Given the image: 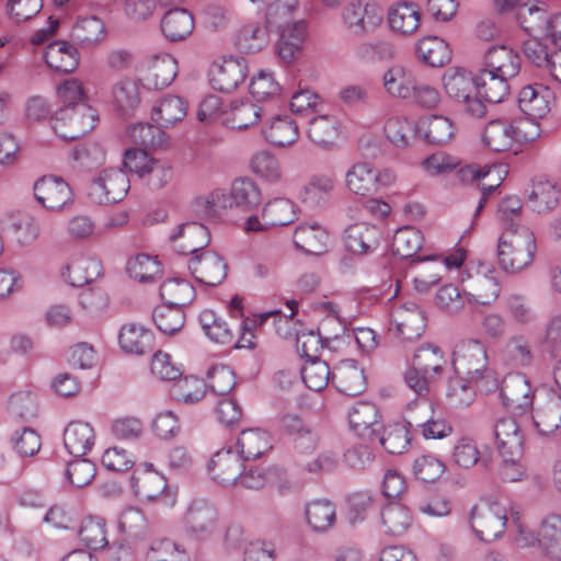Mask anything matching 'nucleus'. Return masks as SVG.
I'll use <instances>...</instances> for the list:
<instances>
[{
  "mask_svg": "<svg viewBox=\"0 0 561 561\" xmlns=\"http://www.w3.org/2000/svg\"><path fill=\"white\" fill-rule=\"evenodd\" d=\"M536 250L534 231L522 222H512L499 238V264L507 273H518L531 264Z\"/></svg>",
  "mask_w": 561,
  "mask_h": 561,
  "instance_id": "1",
  "label": "nucleus"
},
{
  "mask_svg": "<svg viewBox=\"0 0 561 561\" xmlns=\"http://www.w3.org/2000/svg\"><path fill=\"white\" fill-rule=\"evenodd\" d=\"M451 364L455 374L467 376L481 391L490 392L499 386L495 373L488 367L486 347L478 340L459 342L453 352Z\"/></svg>",
  "mask_w": 561,
  "mask_h": 561,
  "instance_id": "2",
  "label": "nucleus"
},
{
  "mask_svg": "<svg viewBox=\"0 0 561 561\" xmlns=\"http://www.w3.org/2000/svg\"><path fill=\"white\" fill-rule=\"evenodd\" d=\"M447 358L437 345L427 343L419 346L404 373L407 386L419 396L430 392V385L443 377Z\"/></svg>",
  "mask_w": 561,
  "mask_h": 561,
  "instance_id": "3",
  "label": "nucleus"
},
{
  "mask_svg": "<svg viewBox=\"0 0 561 561\" xmlns=\"http://www.w3.org/2000/svg\"><path fill=\"white\" fill-rule=\"evenodd\" d=\"M513 524L516 526V541L526 547L540 546L552 560L561 561V515L548 514L539 525L537 533L529 530L520 522L519 512H511Z\"/></svg>",
  "mask_w": 561,
  "mask_h": 561,
  "instance_id": "4",
  "label": "nucleus"
},
{
  "mask_svg": "<svg viewBox=\"0 0 561 561\" xmlns=\"http://www.w3.org/2000/svg\"><path fill=\"white\" fill-rule=\"evenodd\" d=\"M465 299L473 307H491L502 290L499 273L491 266H467L461 278Z\"/></svg>",
  "mask_w": 561,
  "mask_h": 561,
  "instance_id": "5",
  "label": "nucleus"
},
{
  "mask_svg": "<svg viewBox=\"0 0 561 561\" xmlns=\"http://www.w3.org/2000/svg\"><path fill=\"white\" fill-rule=\"evenodd\" d=\"M520 112L510 123L520 153L536 139L543 128H557L561 124V107H529Z\"/></svg>",
  "mask_w": 561,
  "mask_h": 561,
  "instance_id": "6",
  "label": "nucleus"
},
{
  "mask_svg": "<svg viewBox=\"0 0 561 561\" xmlns=\"http://www.w3.org/2000/svg\"><path fill=\"white\" fill-rule=\"evenodd\" d=\"M398 176L393 169H376L366 161L355 162L350 167L344 176L345 187L358 196H370L380 190L392 187Z\"/></svg>",
  "mask_w": 561,
  "mask_h": 561,
  "instance_id": "7",
  "label": "nucleus"
},
{
  "mask_svg": "<svg viewBox=\"0 0 561 561\" xmlns=\"http://www.w3.org/2000/svg\"><path fill=\"white\" fill-rule=\"evenodd\" d=\"M470 525L480 540L493 541L506 529L507 510L499 502L482 501L471 508Z\"/></svg>",
  "mask_w": 561,
  "mask_h": 561,
  "instance_id": "8",
  "label": "nucleus"
},
{
  "mask_svg": "<svg viewBox=\"0 0 561 561\" xmlns=\"http://www.w3.org/2000/svg\"><path fill=\"white\" fill-rule=\"evenodd\" d=\"M134 494L141 501H161L173 505L174 499H170L167 478L153 468L150 462L140 463L130 478Z\"/></svg>",
  "mask_w": 561,
  "mask_h": 561,
  "instance_id": "9",
  "label": "nucleus"
},
{
  "mask_svg": "<svg viewBox=\"0 0 561 561\" xmlns=\"http://www.w3.org/2000/svg\"><path fill=\"white\" fill-rule=\"evenodd\" d=\"M130 188L127 174L121 169H105L89 185L88 195L96 204L118 203Z\"/></svg>",
  "mask_w": 561,
  "mask_h": 561,
  "instance_id": "10",
  "label": "nucleus"
},
{
  "mask_svg": "<svg viewBox=\"0 0 561 561\" xmlns=\"http://www.w3.org/2000/svg\"><path fill=\"white\" fill-rule=\"evenodd\" d=\"M196 115L202 123L243 129L257 123L262 107H199Z\"/></svg>",
  "mask_w": 561,
  "mask_h": 561,
  "instance_id": "11",
  "label": "nucleus"
},
{
  "mask_svg": "<svg viewBox=\"0 0 561 561\" xmlns=\"http://www.w3.org/2000/svg\"><path fill=\"white\" fill-rule=\"evenodd\" d=\"M36 201L47 210L60 211L73 203L70 185L59 176L44 175L34 184Z\"/></svg>",
  "mask_w": 561,
  "mask_h": 561,
  "instance_id": "12",
  "label": "nucleus"
},
{
  "mask_svg": "<svg viewBox=\"0 0 561 561\" xmlns=\"http://www.w3.org/2000/svg\"><path fill=\"white\" fill-rule=\"evenodd\" d=\"M78 107H58L50 115V124L54 131L62 139H76L92 129L98 121L95 107H87L90 124L85 125L81 119Z\"/></svg>",
  "mask_w": 561,
  "mask_h": 561,
  "instance_id": "13",
  "label": "nucleus"
},
{
  "mask_svg": "<svg viewBox=\"0 0 561 561\" xmlns=\"http://www.w3.org/2000/svg\"><path fill=\"white\" fill-rule=\"evenodd\" d=\"M426 327V319L414 304L396 307L390 313L389 331L405 341L420 337Z\"/></svg>",
  "mask_w": 561,
  "mask_h": 561,
  "instance_id": "14",
  "label": "nucleus"
},
{
  "mask_svg": "<svg viewBox=\"0 0 561 561\" xmlns=\"http://www.w3.org/2000/svg\"><path fill=\"white\" fill-rule=\"evenodd\" d=\"M501 397L507 410L523 414L533 407L534 392L525 375L516 373L507 375L501 386Z\"/></svg>",
  "mask_w": 561,
  "mask_h": 561,
  "instance_id": "15",
  "label": "nucleus"
},
{
  "mask_svg": "<svg viewBox=\"0 0 561 561\" xmlns=\"http://www.w3.org/2000/svg\"><path fill=\"white\" fill-rule=\"evenodd\" d=\"M244 459L231 446L218 450L208 463L213 480L224 485L236 484L244 469Z\"/></svg>",
  "mask_w": 561,
  "mask_h": 561,
  "instance_id": "16",
  "label": "nucleus"
},
{
  "mask_svg": "<svg viewBox=\"0 0 561 561\" xmlns=\"http://www.w3.org/2000/svg\"><path fill=\"white\" fill-rule=\"evenodd\" d=\"M310 116L307 136L318 147L330 149L341 134V121L335 114H320L316 107H308Z\"/></svg>",
  "mask_w": 561,
  "mask_h": 561,
  "instance_id": "17",
  "label": "nucleus"
},
{
  "mask_svg": "<svg viewBox=\"0 0 561 561\" xmlns=\"http://www.w3.org/2000/svg\"><path fill=\"white\" fill-rule=\"evenodd\" d=\"M248 67L242 58H225L210 69V84L224 93L232 92L247 77Z\"/></svg>",
  "mask_w": 561,
  "mask_h": 561,
  "instance_id": "18",
  "label": "nucleus"
},
{
  "mask_svg": "<svg viewBox=\"0 0 561 561\" xmlns=\"http://www.w3.org/2000/svg\"><path fill=\"white\" fill-rule=\"evenodd\" d=\"M188 268L197 282L207 286L219 285L227 275L225 260L211 251L194 255L188 262Z\"/></svg>",
  "mask_w": 561,
  "mask_h": 561,
  "instance_id": "19",
  "label": "nucleus"
},
{
  "mask_svg": "<svg viewBox=\"0 0 561 561\" xmlns=\"http://www.w3.org/2000/svg\"><path fill=\"white\" fill-rule=\"evenodd\" d=\"M335 187L336 179L333 173H313L300 188L298 197L302 204L309 207H322L329 203Z\"/></svg>",
  "mask_w": 561,
  "mask_h": 561,
  "instance_id": "20",
  "label": "nucleus"
},
{
  "mask_svg": "<svg viewBox=\"0 0 561 561\" xmlns=\"http://www.w3.org/2000/svg\"><path fill=\"white\" fill-rule=\"evenodd\" d=\"M173 249L183 255L195 254L204 250L210 242V232L199 222H186L171 236Z\"/></svg>",
  "mask_w": 561,
  "mask_h": 561,
  "instance_id": "21",
  "label": "nucleus"
},
{
  "mask_svg": "<svg viewBox=\"0 0 561 561\" xmlns=\"http://www.w3.org/2000/svg\"><path fill=\"white\" fill-rule=\"evenodd\" d=\"M484 72L489 76H496L511 79L520 70V57L511 47L501 45L490 47L484 56Z\"/></svg>",
  "mask_w": 561,
  "mask_h": 561,
  "instance_id": "22",
  "label": "nucleus"
},
{
  "mask_svg": "<svg viewBox=\"0 0 561 561\" xmlns=\"http://www.w3.org/2000/svg\"><path fill=\"white\" fill-rule=\"evenodd\" d=\"M60 274L70 285L80 287L101 276L102 264L98 259L80 252L70 257Z\"/></svg>",
  "mask_w": 561,
  "mask_h": 561,
  "instance_id": "23",
  "label": "nucleus"
},
{
  "mask_svg": "<svg viewBox=\"0 0 561 561\" xmlns=\"http://www.w3.org/2000/svg\"><path fill=\"white\" fill-rule=\"evenodd\" d=\"M343 20L356 35L375 30L382 22V14L376 4L351 2L343 11Z\"/></svg>",
  "mask_w": 561,
  "mask_h": 561,
  "instance_id": "24",
  "label": "nucleus"
},
{
  "mask_svg": "<svg viewBox=\"0 0 561 561\" xmlns=\"http://www.w3.org/2000/svg\"><path fill=\"white\" fill-rule=\"evenodd\" d=\"M481 141L483 147L495 153L511 152L515 156L520 153L513 127L502 119H493L485 125Z\"/></svg>",
  "mask_w": 561,
  "mask_h": 561,
  "instance_id": "25",
  "label": "nucleus"
},
{
  "mask_svg": "<svg viewBox=\"0 0 561 561\" xmlns=\"http://www.w3.org/2000/svg\"><path fill=\"white\" fill-rule=\"evenodd\" d=\"M332 382L339 392L351 397L362 394L367 386L364 369L354 359L342 360L334 367Z\"/></svg>",
  "mask_w": 561,
  "mask_h": 561,
  "instance_id": "26",
  "label": "nucleus"
},
{
  "mask_svg": "<svg viewBox=\"0 0 561 561\" xmlns=\"http://www.w3.org/2000/svg\"><path fill=\"white\" fill-rule=\"evenodd\" d=\"M352 431L364 438H371L378 433L381 416L377 405L370 401H358L348 411Z\"/></svg>",
  "mask_w": 561,
  "mask_h": 561,
  "instance_id": "27",
  "label": "nucleus"
},
{
  "mask_svg": "<svg viewBox=\"0 0 561 561\" xmlns=\"http://www.w3.org/2000/svg\"><path fill=\"white\" fill-rule=\"evenodd\" d=\"M528 206L538 214L553 210L560 201V190L554 180L539 175L531 181L527 194Z\"/></svg>",
  "mask_w": 561,
  "mask_h": 561,
  "instance_id": "28",
  "label": "nucleus"
},
{
  "mask_svg": "<svg viewBox=\"0 0 561 561\" xmlns=\"http://www.w3.org/2000/svg\"><path fill=\"white\" fill-rule=\"evenodd\" d=\"M443 82L446 93L458 103L470 104L474 101L477 83L471 72L463 68H449L443 76Z\"/></svg>",
  "mask_w": 561,
  "mask_h": 561,
  "instance_id": "29",
  "label": "nucleus"
},
{
  "mask_svg": "<svg viewBox=\"0 0 561 561\" xmlns=\"http://www.w3.org/2000/svg\"><path fill=\"white\" fill-rule=\"evenodd\" d=\"M381 232L376 225L356 222L345 230V245L356 254H366L377 249Z\"/></svg>",
  "mask_w": 561,
  "mask_h": 561,
  "instance_id": "30",
  "label": "nucleus"
},
{
  "mask_svg": "<svg viewBox=\"0 0 561 561\" xmlns=\"http://www.w3.org/2000/svg\"><path fill=\"white\" fill-rule=\"evenodd\" d=\"M494 434L502 457L522 456L524 437L514 419H500L494 426Z\"/></svg>",
  "mask_w": 561,
  "mask_h": 561,
  "instance_id": "31",
  "label": "nucleus"
},
{
  "mask_svg": "<svg viewBox=\"0 0 561 561\" xmlns=\"http://www.w3.org/2000/svg\"><path fill=\"white\" fill-rule=\"evenodd\" d=\"M95 444L93 426L83 421L70 422L64 431V445L69 454L75 456L87 455Z\"/></svg>",
  "mask_w": 561,
  "mask_h": 561,
  "instance_id": "32",
  "label": "nucleus"
},
{
  "mask_svg": "<svg viewBox=\"0 0 561 561\" xmlns=\"http://www.w3.org/2000/svg\"><path fill=\"white\" fill-rule=\"evenodd\" d=\"M265 139L275 147H289L299 137V129L291 114L274 115L263 129Z\"/></svg>",
  "mask_w": 561,
  "mask_h": 561,
  "instance_id": "33",
  "label": "nucleus"
},
{
  "mask_svg": "<svg viewBox=\"0 0 561 561\" xmlns=\"http://www.w3.org/2000/svg\"><path fill=\"white\" fill-rule=\"evenodd\" d=\"M118 343L124 352L141 355L153 350L154 336L141 324L127 323L119 331Z\"/></svg>",
  "mask_w": 561,
  "mask_h": 561,
  "instance_id": "34",
  "label": "nucleus"
},
{
  "mask_svg": "<svg viewBox=\"0 0 561 561\" xmlns=\"http://www.w3.org/2000/svg\"><path fill=\"white\" fill-rule=\"evenodd\" d=\"M149 93V89L140 80L122 77L112 84L108 98L114 105H139L147 102Z\"/></svg>",
  "mask_w": 561,
  "mask_h": 561,
  "instance_id": "35",
  "label": "nucleus"
},
{
  "mask_svg": "<svg viewBox=\"0 0 561 561\" xmlns=\"http://www.w3.org/2000/svg\"><path fill=\"white\" fill-rule=\"evenodd\" d=\"M237 447L244 460H255L273 448V439L271 434L264 430L248 428L239 434Z\"/></svg>",
  "mask_w": 561,
  "mask_h": 561,
  "instance_id": "36",
  "label": "nucleus"
},
{
  "mask_svg": "<svg viewBox=\"0 0 561 561\" xmlns=\"http://www.w3.org/2000/svg\"><path fill=\"white\" fill-rule=\"evenodd\" d=\"M294 243L308 254H321L327 250L329 233L319 224H300L294 232Z\"/></svg>",
  "mask_w": 561,
  "mask_h": 561,
  "instance_id": "37",
  "label": "nucleus"
},
{
  "mask_svg": "<svg viewBox=\"0 0 561 561\" xmlns=\"http://www.w3.org/2000/svg\"><path fill=\"white\" fill-rule=\"evenodd\" d=\"M161 31L170 42H181L194 30L193 14L186 9H171L161 19Z\"/></svg>",
  "mask_w": 561,
  "mask_h": 561,
  "instance_id": "38",
  "label": "nucleus"
},
{
  "mask_svg": "<svg viewBox=\"0 0 561 561\" xmlns=\"http://www.w3.org/2000/svg\"><path fill=\"white\" fill-rule=\"evenodd\" d=\"M47 66L58 72L69 73L79 66L77 48L66 41H54L45 49Z\"/></svg>",
  "mask_w": 561,
  "mask_h": 561,
  "instance_id": "39",
  "label": "nucleus"
},
{
  "mask_svg": "<svg viewBox=\"0 0 561 561\" xmlns=\"http://www.w3.org/2000/svg\"><path fill=\"white\" fill-rule=\"evenodd\" d=\"M420 21L421 13L414 2H397L388 11V22L391 30L403 35L414 33L420 26Z\"/></svg>",
  "mask_w": 561,
  "mask_h": 561,
  "instance_id": "40",
  "label": "nucleus"
},
{
  "mask_svg": "<svg viewBox=\"0 0 561 561\" xmlns=\"http://www.w3.org/2000/svg\"><path fill=\"white\" fill-rule=\"evenodd\" d=\"M299 217V207L289 198L275 197L262 208V219L271 227L288 226Z\"/></svg>",
  "mask_w": 561,
  "mask_h": 561,
  "instance_id": "41",
  "label": "nucleus"
},
{
  "mask_svg": "<svg viewBox=\"0 0 561 561\" xmlns=\"http://www.w3.org/2000/svg\"><path fill=\"white\" fill-rule=\"evenodd\" d=\"M147 79L156 89L172 83L178 73V62L170 54L153 55L147 60Z\"/></svg>",
  "mask_w": 561,
  "mask_h": 561,
  "instance_id": "42",
  "label": "nucleus"
},
{
  "mask_svg": "<svg viewBox=\"0 0 561 561\" xmlns=\"http://www.w3.org/2000/svg\"><path fill=\"white\" fill-rule=\"evenodd\" d=\"M276 31L279 33L278 55L284 61L290 62L301 50L306 37V25L302 21H298Z\"/></svg>",
  "mask_w": 561,
  "mask_h": 561,
  "instance_id": "43",
  "label": "nucleus"
},
{
  "mask_svg": "<svg viewBox=\"0 0 561 561\" xmlns=\"http://www.w3.org/2000/svg\"><path fill=\"white\" fill-rule=\"evenodd\" d=\"M216 510L203 502L193 503L186 514V524L197 538H205L216 529Z\"/></svg>",
  "mask_w": 561,
  "mask_h": 561,
  "instance_id": "44",
  "label": "nucleus"
},
{
  "mask_svg": "<svg viewBox=\"0 0 561 561\" xmlns=\"http://www.w3.org/2000/svg\"><path fill=\"white\" fill-rule=\"evenodd\" d=\"M282 428L290 435H296L295 448L299 453H309L318 445V435L301 417L295 413H287L280 420Z\"/></svg>",
  "mask_w": 561,
  "mask_h": 561,
  "instance_id": "45",
  "label": "nucleus"
},
{
  "mask_svg": "<svg viewBox=\"0 0 561 561\" xmlns=\"http://www.w3.org/2000/svg\"><path fill=\"white\" fill-rule=\"evenodd\" d=\"M534 424L542 435L554 433L561 426V398L551 396L540 402L534 413Z\"/></svg>",
  "mask_w": 561,
  "mask_h": 561,
  "instance_id": "46",
  "label": "nucleus"
},
{
  "mask_svg": "<svg viewBox=\"0 0 561 561\" xmlns=\"http://www.w3.org/2000/svg\"><path fill=\"white\" fill-rule=\"evenodd\" d=\"M195 295L194 286L182 277L168 278L160 286V296L164 304L181 309L191 304Z\"/></svg>",
  "mask_w": 561,
  "mask_h": 561,
  "instance_id": "47",
  "label": "nucleus"
},
{
  "mask_svg": "<svg viewBox=\"0 0 561 561\" xmlns=\"http://www.w3.org/2000/svg\"><path fill=\"white\" fill-rule=\"evenodd\" d=\"M305 516L312 530L327 531L335 523V505L328 500H312L305 507Z\"/></svg>",
  "mask_w": 561,
  "mask_h": 561,
  "instance_id": "48",
  "label": "nucleus"
},
{
  "mask_svg": "<svg viewBox=\"0 0 561 561\" xmlns=\"http://www.w3.org/2000/svg\"><path fill=\"white\" fill-rule=\"evenodd\" d=\"M419 134L433 145H444L454 137V125L451 121L445 116L433 115L422 118L417 123Z\"/></svg>",
  "mask_w": 561,
  "mask_h": 561,
  "instance_id": "49",
  "label": "nucleus"
},
{
  "mask_svg": "<svg viewBox=\"0 0 561 561\" xmlns=\"http://www.w3.org/2000/svg\"><path fill=\"white\" fill-rule=\"evenodd\" d=\"M518 24L523 30L535 36H543L551 19V14L545 7L536 4H523L516 13Z\"/></svg>",
  "mask_w": 561,
  "mask_h": 561,
  "instance_id": "50",
  "label": "nucleus"
},
{
  "mask_svg": "<svg viewBox=\"0 0 561 561\" xmlns=\"http://www.w3.org/2000/svg\"><path fill=\"white\" fill-rule=\"evenodd\" d=\"M250 168L257 178L270 184H277L284 178L279 159L266 150H261L253 154Z\"/></svg>",
  "mask_w": 561,
  "mask_h": 561,
  "instance_id": "51",
  "label": "nucleus"
},
{
  "mask_svg": "<svg viewBox=\"0 0 561 561\" xmlns=\"http://www.w3.org/2000/svg\"><path fill=\"white\" fill-rule=\"evenodd\" d=\"M196 214L207 219H215L227 209L233 207L230 192L227 193L222 188H216L194 202Z\"/></svg>",
  "mask_w": 561,
  "mask_h": 561,
  "instance_id": "52",
  "label": "nucleus"
},
{
  "mask_svg": "<svg viewBox=\"0 0 561 561\" xmlns=\"http://www.w3.org/2000/svg\"><path fill=\"white\" fill-rule=\"evenodd\" d=\"M419 134L417 123L407 117H390L385 124V135L398 148H407L413 144Z\"/></svg>",
  "mask_w": 561,
  "mask_h": 561,
  "instance_id": "53",
  "label": "nucleus"
},
{
  "mask_svg": "<svg viewBox=\"0 0 561 561\" xmlns=\"http://www.w3.org/2000/svg\"><path fill=\"white\" fill-rule=\"evenodd\" d=\"M416 51L420 59L432 67H442L451 58L448 43L437 36L422 38L416 45Z\"/></svg>",
  "mask_w": 561,
  "mask_h": 561,
  "instance_id": "54",
  "label": "nucleus"
},
{
  "mask_svg": "<svg viewBox=\"0 0 561 561\" xmlns=\"http://www.w3.org/2000/svg\"><path fill=\"white\" fill-rule=\"evenodd\" d=\"M126 271L133 279L149 283L162 273V266L158 256L139 253L127 261Z\"/></svg>",
  "mask_w": 561,
  "mask_h": 561,
  "instance_id": "55",
  "label": "nucleus"
},
{
  "mask_svg": "<svg viewBox=\"0 0 561 561\" xmlns=\"http://www.w3.org/2000/svg\"><path fill=\"white\" fill-rule=\"evenodd\" d=\"M230 196L233 207L250 210L256 207L262 201V193L259 185L248 178L233 181L230 188Z\"/></svg>",
  "mask_w": 561,
  "mask_h": 561,
  "instance_id": "56",
  "label": "nucleus"
},
{
  "mask_svg": "<svg viewBox=\"0 0 561 561\" xmlns=\"http://www.w3.org/2000/svg\"><path fill=\"white\" fill-rule=\"evenodd\" d=\"M199 323L209 340L215 343L228 345L233 342V332L230 325L215 311L206 309L199 314Z\"/></svg>",
  "mask_w": 561,
  "mask_h": 561,
  "instance_id": "57",
  "label": "nucleus"
},
{
  "mask_svg": "<svg viewBox=\"0 0 561 561\" xmlns=\"http://www.w3.org/2000/svg\"><path fill=\"white\" fill-rule=\"evenodd\" d=\"M422 232L411 226L398 229L392 239V251L402 259L414 256L423 247Z\"/></svg>",
  "mask_w": 561,
  "mask_h": 561,
  "instance_id": "58",
  "label": "nucleus"
},
{
  "mask_svg": "<svg viewBox=\"0 0 561 561\" xmlns=\"http://www.w3.org/2000/svg\"><path fill=\"white\" fill-rule=\"evenodd\" d=\"M72 36L81 46L90 47L104 38L105 25L98 16H82L75 24Z\"/></svg>",
  "mask_w": 561,
  "mask_h": 561,
  "instance_id": "59",
  "label": "nucleus"
},
{
  "mask_svg": "<svg viewBox=\"0 0 561 561\" xmlns=\"http://www.w3.org/2000/svg\"><path fill=\"white\" fill-rule=\"evenodd\" d=\"M81 542L93 550L103 549L107 545V530L104 518L100 516L85 517L79 529Z\"/></svg>",
  "mask_w": 561,
  "mask_h": 561,
  "instance_id": "60",
  "label": "nucleus"
},
{
  "mask_svg": "<svg viewBox=\"0 0 561 561\" xmlns=\"http://www.w3.org/2000/svg\"><path fill=\"white\" fill-rule=\"evenodd\" d=\"M508 94L507 79L489 76V79H483L481 84L477 83L474 102L480 105H483V103L499 104L504 102Z\"/></svg>",
  "mask_w": 561,
  "mask_h": 561,
  "instance_id": "61",
  "label": "nucleus"
},
{
  "mask_svg": "<svg viewBox=\"0 0 561 561\" xmlns=\"http://www.w3.org/2000/svg\"><path fill=\"white\" fill-rule=\"evenodd\" d=\"M502 362L511 367H526L530 365L533 355L528 341L522 336H512L501 351Z\"/></svg>",
  "mask_w": 561,
  "mask_h": 561,
  "instance_id": "62",
  "label": "nucleus"
},
{
  "mask_svg": "<svg viewBox=\"0 0 561 561\" xmlns=\"http://www.w3.org/2000/svg\"><path fill=\"white\" fill-rule=\"evenodd\" d=\"M383 85L389 94L398 98H409L414 78L411 71L403 66H393L383 75Z\"/></svg>",
  "mask_w": 561,
  "mask_h": 561,
  "instance_id": "63",
  "label": "nucleus"
},
{
  "mask_svg": "<svg viewBox=\"0 0 561 561\" xmlns=\"http://www.w3.org/2000/svg\"><path fill=\"white\" fill-rule=\"evenodd\" d=\"M145 561H190L184 548L170 539L153 541L145 554Z\"/></svg>",
  "mask_w": 561,
  "mask_h": 561,
  "instance_id": "64",
  "label": "nucleus"
}]
</instances>
